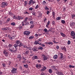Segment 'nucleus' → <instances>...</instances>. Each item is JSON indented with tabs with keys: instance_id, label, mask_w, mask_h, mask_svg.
<instances>
[{
	"instance_id": "nucleus-1",
	"label": "nucleus",
	"mask_w": 75,
	"mask_h": 75,
	"mask_svg": "<svg viewBox=\"0 0 75 75\" xmlns=\"http://www.w3.org/2000/svg\"><path fill=\"white\" fill-rule=\"evenodd\" d=\"M17 48H14L13 46L10 48L8 49V51H11V52H17Z\"/></svg>"
},
{
	"instance_id": "nucleus-2",
	"label": "nucleus",
	"mask_w": 75,
	"mask_h": 75,
	"mask_svg": "<svg viewBox=\"0 0 75 75\" xmlns=\"http://www.w3.org/2000/svg\"><path fill=\"white\" fill-rule=\"evenodd\" d=\"M1 5L2 7H5L6 6H8V3L6 2H4L1 3Z\"/></svg>"
},
{
	"instance_id": "nucleus-3",
	"label": "nucleus",
	"mask_w": 75,
	"mask_h": 75,
	"mask_svg": "<svg viewBox=\"0 0 75 75\" xmlns=\"http://www.w3.org/2000/svg\"><path fill=\"white\" fill-rule=\"evenodd\" d=\"M23 33L25 35L28 36L30 35V34L31 33V32L30 31H25Z\"/></svg>"
},
{
	"instance_id": "nucleus-4",
	"label": "nucleus",
	"mask_w": 75,
	"mask_h": 75,
	"mask_svg": "<svg viewBox=\"0 0 75 75\" xmlns=\"http://www.w3.org/2000/svg\"><path fill=\"white\" fill-rule=\"evenodd\" d=\"M34 3H35V2L33 0H30L28 4L30 6H31V5L34 4Z\"/></svg>"
},
{
	"instance_id": "nucleus-5",
	"label": "nucleus",
	"mask_w": 75,
	"mask_h": 75,
	"mask_svg": "<svg viewBox=\"0 0 75 75\" xmlns=\"http://www.w3.org/2000/svg\"><path fill=\"white\" fill-rule=\"evenodd\" d=\"M17 69L14 68H12V69L11 70L12 73L13 74H15L17 72Z\"/></svg>"
},
{
	"instance_id": "nucleus-6",
	"label": "nucleus",
	"mask_w": 75,
	"mask_h": 75,
	"mask_svg": "<svg viewBox=\"0 0 75 75\" xmlns=\"http://www.w3.org/2000/svg\"><path fill=\"white\" fill-rule=\"evenodd\" d=\"M4 53L5 54V56H6V57H7L8 55V52H7L6 50H4Z\"/></svg>"
},
{
	"instance_id": "nucleus-7",
	"label": "nucleus",
	"mask_w": 75,
	"mask_h": 75,
	"mask_svg": "<svg viewBox=\"0 0 75 75\" xmlns=\"http://www.w3.org/2000/svg\"><path fill=\"white\" fill-rule=\"evenodd\" d=\"M71 35L73 38L74 39H75V33L74 31H72L71 32Z\"/></svg>"
},
{
	"instance_id": "nucleus-8",
	"label": "nucleus",
	"mask_w": 75,
	"mask_h": 75,
	"mask_svg": "<svg viewBox=\"0 0 75 75\" xmlns=\"http://www.w3.org/2000/svg\"><path fill=\"white\" fill-rule=\"evenodd\" d=\"M23 19L24 18L23 17L19 16H16V19L18 20H20V19L23 20Z\"/></svg>"
},
{
	"instance_id": "nucleus-9",
	"label": "nucleus",
	"mask_w": 75,
	"mask_h": 75,
	"mask_svg": "<svg viewBox=\"0 0 75 75\" xmlns=\"http://www.w3.org/2000/svg\"><path fill=\"white\" fill-rule=\"evenodd\" d=\"M32 60H35V59H38V56L35 55L33 57H32Z\"/></svg>"
},
{
	"instance_id": "nucleus-10",
	"label": "nucleus",
	"mask_w": 75,
	"mask_h": 75,
	"mask_svg": "<svg viewBox=\"0 0 75 75\" xmlns=\"http://www.w3.org/2000/svg\"><path fill=\"white\" fill-rule=\"evenodd\" d=\"M38 48L37 47H35L32 48V50L33 51H38Z\"/></svg>"
},
{
	"instance_id": "nucleus-11",
	"label": "nucleus",
	"mask_w": 75,
	"mask_h": 75,
	"mask_svg": "<svg viewBox=\"0 0 75 75\" xmlns=\"http://www.w3.org/2000/svg\"><path fill=\"white\" fill-rule=\"evenodd\" d=\"M42 57L44 61H47V60L48 59V57H47L45 56V55L43 56Z\"/></svg>"
},
{
	"instance_id": "nucleus-12",
	"label": "nucleus",
	"mask_w": 75,
	"mask_h": 75,
	"mask_svg": "<svg viewBox=\"0 0 75 75\" xmlns=\"http://www.w3.org/2000/svg\"><path fill=\"white\" fill-rule=\"evenodd\" d=\"M46 69L47 68L46 67L44 66L42 68V69H41V71H42V72H43V71H45Z\"/></svg>"
},
{
	"instance_id": "nucleus-13",
	"label": "nucleus",
	"mask_w": 75,
	"mask_h": 75,
	"mask_svg": "<svg viewBox=\"0 0 75 75\" xmlns=\"http://www.w3.org/2000/svg\"><path fill=\"white\" fill-rule=\"evenodd\" d=\"M50 23H51V22H50V21H48V22L47 23V24L46 25V26L47 28H48L49 26V25L50 24Z\"/></svg>"
},
{
	"instance_id": "nucleus-14",
	"label": "nucleus",
	"mask_w": 75,
	"mask_h": 75,
	"mask_svg": "<svg viewBox=\"0 0 75 75\" xmlns=\"http://www.w3.org/2000/svg\"><path fill=\"white\" fill-rule=\"evenodd\" d=\"M60 55L61 56L60 58L61 60H62V59H64V57H63V54L62 53H61L60 54Z\"/></svg>"
},
{
	"instance_id": "nucleus-15",
	"label": "nucleus",
	"mask_w": 75,
	"mask_h": 75,
	"mask_svg": "<svg viewBox=\"0 0 75 75\" xmlns=\"http://www.w3.org/2000/svg\"><path fill=\"white\" fill-rule=\"evenodd\" d=\"M41 65L40 64H37L36 65V67L37 68H41Z\"/></svg>"
},
{
	"instance_id": "nucleus-16",
	"label": "nucleus",
	"mask_w": 75,
	"mask_h": 75,
	"mask_svg": "<svg viewBox=\"0 0 75 75\" xmlns=\"http://www.w3.org/2000/svg\"><path fill=\"white\" fill-rule=\"evenodd\" d=\"M28 53H29V51H28V50H26L24 53V54L25 55H27L28 54Z\"/></svg>"
},
{
	"instance_id": "nucleus-17",
	"label": "nucleus",
	"mask_w": 75,
	"mask_h": 75,
	"mask_svg": "<svg viewBox=\"0 0 75 75\" xmlns=\"http://www.w3.org/2000/svg\"><path fill=\"white\" fill-rule=\"evenodd\" d=\"M57 74L58 75H64L62 73H61L59 71H58L57 72Z\"/></svg>"
},
{
	"instance_id": "nucleus-18",
	"label": "nucleus",
	"mask_w": 75,
	"mask_h": 75,
	"mask_svg": "<svg viewBox=\"0 0 75 75\" xmlns=\"http://www.w3.org/2000/svg\"><path fill=\"white\" fill-rule=\"evenodd\" d=\"M60 33L61 34V35H62V37H65L66 36V35H65V34H64V33L60 32Z\"/></svg>"
},
{
	"instance_id": "nucleus-19",
	"label": "nucleus",
	"mask_w": 75,
	"mask_h": 75,
	"mask_svg": "<svg viewBox=\"0 0 75 75\" xmlns=\"http://www.w3.org/2000/svg\"><path fill=\"white\" fill-rule=\"evenodd\" d=\"M17 58L19 59V61H20L21 59V55H19L17 56Z\"/></svg>"
},
{
	"instance_id": "nucleus-20",
	"label": "nucleus",
	"mask_w": 75,
	"mask_h": 75,
	"mask_svg": "<svg viewBox=\"0 0 75 75\" xmlns=\"http://www.w3.org/2000/svg\"><path fill=\"white\" fill-rule=\"evenodd\" d=\"M2 30H8V28L7 27L4 28H2Z\"/></svg>"
},
{
	"instance_id": "nucleus-21",
	"label": "nucleus",
	"mask_w": 75,
	"mask_h": 75,
	"mask_svg": "<svg viewBox=\"0 0 75 75\" xmlns=\"http://www.w3.org/2000/svg\"><path fill=\"white\" fill-rule=\"evenodd\" d=\"M24 46V44L22 43H20L19 45H18L19 47H21L22 46Z\"/></svg>"
},
{
	"instance_id": "nucleus-22",
	"label": "nucleus",
	"mask_w": 75,
	"mask_h": 75,
	"mask_svg": "<svg viewBox=\"0 0 75 75\" xmlns=\"http://www.w3.org/2000/svg\"><path fill=\"white\" fill-rule=\"evenodd\" d=\"M62 50H63V51H66V47H63L62 48Z\"/></svg>"
},
{
	"instance_id": "nucleus-23",
	"label": "nucleus",
	"mask_w": 75,
	"mask_h": 75,
	"mask_svg": "<svg viewBox=\"0 0 75 75\" xmlns=\"http://www.w3.org/2000/svg\"><path fill=\"white\" fill-rule=\"evenodd\" d=\"M74 23L73 22H71L70 23V25L71 27H73L74 25Z\"/></svg>"
},
{
	"instance_id": "nucleus-24",
	"label": "nucleus",
	"mask_w": 75,
	"mask_h": 75,
	"mask_svg": "<svg viewBox=\"0 0 75 75\" xmlns=\"http://www.w3.org/2000/svg\"><path fill=\"white\" fill-rule=\"evenodd\" d=\"M57 58H58V55H54V59H57Z\"/></svg>"
},
{
	"instance_id": "nucleus-25",
	"label": "nucleus",
	"mask_w": 75,
	"mask_h": 75,
	"mask_svg": "<svg viewBox=\"0 0 75 75\" xmlns=\"http://www.w3.org/2000/svg\"><path fill=\"white\" fill-rule=\"evenodd\" d=\"M10 18H8L6 20V23H8V22H10Z\"/></svg>"
},
{
	"instance_id": "nucleus-26",
	"label": "nucleus",
	"mask_w": 75,
	"mask_h": 75,
	"mask_svg": "<svg viewBox=\"0 0 75 75\" xmlns=\"http://www.w3.org/2000/svg\"><path fill=\"white\" fill-rule=\"evenodd\" d=\"M47 44H49V45H50V44H52V45H53V42H48Z\"/></svg>"
},
{
	"instance_id": "nucleus-27",
	"label": "nucleus",
	"mask_w": 75,
	"mask_h": 75,
	"mask_svg": "<svg viewBox=\"0 0 75 75\" xmlns=\"http://www.w3.org/2000/svg\"><path fill=\"white\" fill-rule=\"evenodd\" d=\"M33 38H34V36L33 35L31 36L29 38V40H31V39H33Z\"/></svg>"
},
{
	"instance_id": "nucleus-28",
	"label": "nucleus",
	"mask_w": 75,
	"mask_h": 75,
	"mask_svg": "<svg viewBox=\"0 0 75 75\" xmlns=\"http://www.w3.org/2000/svg\"><path fill=\"white\" fill-rule=\"evenodd\" d=\"M13 46L15 48H17V47L18 46V45L17 44H15L13 45Z\"/></svg>"
},
{
	"instance_id": "nucleus-29",
	"label": "nucleus",
	"mask_w": 75,
	"mask_h": 75,
	"mask_svg": "<svg viewBox=\"0 0 75 75\" xmlns=\"http://www.w3.org/2000/svg\"><path fill=\"white\" fill-rule=\"evenodd\" d=\"M38 49L39 50H43V47H42L40 46L38 47Z\"/></svg>"
},
{
	"instance_id": "nucleus-30",
	"label": "nucleus",
	"mask_w": 75,
	"mask_h": 75,
	"mask_svg": "<svg viewBox=\"0 0 75 75\" xmlns=\"http://www.w3.org/2000/svg\"><path fill=\"white\" fill-rule=\"evenodd\" d=\"M24 14H28H28H30V13L27 12V11H25V12H24Z\"/></svg>"
},
{
	"instance_id": "nucleus-31",
	"label": "nucleus",
	"mask_w": 75,
	"mask_h": 75,
	"mask_svg": "<svg viewBox=\"0 0 75 75\" xmlns=\"http://www.w3.org/2000/svg\"><path fill=\"white\" fill-rule=\"evenodd\" d=\"M49 73H50V74H51V73H52V69H49Z\"/></svg>"
},
{
	"instance_id": "nucleus-32",
	"label": "nucleus",
	"mask_w": 75,
	"mask_h": 75,
	"mask_svg": "<svg viewBox=\"0 0 75 75\" xmlns=\"http://www.w3.org/2000/svg\"><path fill=\"white\" fill-rule=\"evenodd\" d=\"M25 25H28L29 24V23H28V22H25Z\"/></svg>"
},
{
	"instance_id": "nucleus-33",
	"label": "nucleus",
	"mask_w": 75,
	"mask_h": 75,
	"mask_svg": "<svg viewBox=\"0 0 75 75\" xmlns=\"http://www.w3.org/2000/svg\"><path fill=\"white\" fill-rule=\"evenodd\" d=\"M25 20L24 21V22H25H25H27V20H28L27 19V17H26L25 18Z\"/></svg>"
},
{
	"instance_id": "nucleus-34",
	"label": "nucleus",
	"mask_w": 75,
	"mask_h": 75,
	"mask_svg": "<svg viewBox=\"0 0 75 75\" xmlns=\"http://www.w3.org/2000/svg\"><path fill=\"white\" fill-rule=\"evenodd\" d=\"M16 43L18 44H20V40H17L16 41Z\"/></svg>"
},
{
	"instance_id": "nucleus-35",
	"label": "nucleus",
	"mask_w": 75,
	"mask_h": 75,
	"mask_svg": "<svg viewBox=\"0 0 75 75\" xmlns=\"http://www.w3.org/2000/svg\"><path fill=\"white\" fill-rule=\"evenodd\" d=\"M25 22H24V21H23V22H22V26H24V25H25Z\"/></svg>"
},
{
	"instance_id": "nucleus-36",
	"label": "nucleus",
	"mask_w": 75,
	"mask_h": 75,
	"mask_svg": "<svg viewBox=\"0 0 75 75\" xmlns=\"http://www.w3.org/2000/svg\"><path fill=\"white\" fill-rule=\"evenodd\" d=\"M39 43H40L41 41V39H39L37 41Z\"/></svg>"
},
{
	"instance_id": "nucleus-37",
	"label": "nucleus",
	"mask_w": 75,
	"mask_h": 75,
	"mask_svg": "<svg viewBox=\"0 0 75 75\" xmlns=\"http://www.w3.org/2000/svg\"><path fill=\"white\" fill-rule=\"evenodd\" d=\"M11 25H12L14 26V25H16V23H11Z\"/></svg>"
},
{
	"instance_id": "nucleus-38",
	"label": "nucleus",
	"mask_w": 75,
	"mask_h": 75,
	"mask_svg": "<svg viewBox=\"0 0 75 75\" xmlns=\"http://www.w3.org/2000/svg\"><path fill=\"white\" fill-rule=\"evenodd\" d=\"M38 8H39V6H38V5H37L35 7V9H37Z\"/></svg>"
},
{
	"instance_id": "nucleus-39",
	"label": "nucleus",
	"mask_w": 75,
	"mask_h": 75,
	"mask_svg": "<svg viewBox=\"0 0 75 75\" xmlns=\"http://www.w3.org/2000/svg\"><path fill=\"white\" fill-rule=\"evenodd\" d=\"M61 19V17H58L56 18L57 20H59Z\"/></svg>"
},
{
	"instance_id": "nucleus-40",
	"label": "nucleus",
	"mask_w": 75,
	"mask_h": 75,
	"mask_svg": "<svg viewBox=\"0 0 75 75\" xmlns=\"http://www.w3.org/2000/svg\"><path fill=\"white\" fill-rule=\"evenodd\" d=\"M61 22L62 24H65V21L64 20H62Z\"/></svg>"
},
{
	"instance_id": "nucleus-41",
	"label": "nucleus",
	"mask_w": 75,
	"mask_h": 75,
	"mask_svg": "<svg viewBox=\"0 0 75 75\" xmlns=\"http://www.w3.org/2000/svg\"><path fill=\"white\" fill-rule=\"evenodd\" d=\"M43 31H44L45 32V33H47V28H45L44 29Z\"/></svg>"
},
{
	"instance_id": "nucleus-42",
	"label": "nucleus",
	"mask_w": 75,
	"mask_h": 75,
	"mask_svg": "<svg viewBox=\"0 0 75 75\" xmlns=\"http://www.w3.org/2000/svg\"><path fill=\"white\" fill-rule=\"evenodd\" d=\"M13 46L12 45H11L10 44H9L8 46V47L9 48H11L12 47H13Z\"/></svg>"
},
{
	"instance_id": "nucleus-43",
	"label": "nucleus",
	"mask_w": 75,
	"mask_h": 75,
	"mask_svg": "<svg viewBox=\"0 0 75 75\" xmlns=\"http://www.w3.org/2000/svg\"><path fill=\"white\" fill-rule=\"evenodd\" d=\"M33 8H32L31 7L29 8V10L30 11H31V10H33Z\"/></svg>"
},
{
	"instance_id": "nucleus-44",
	"label": "nucleus",
	"mask_w": 75,
	"mask_h": 75,
	"mask_svg": "<svg viewBox=\"0 0 75 75\" xmlns=\"http://www.w3.org/2000/svg\"><path fill=\"white\" fill-rule=\"evenodd\" d=\"M69 67L70 68H75V66H72L71 65H69Z\"/></svg>"
},
{
	"instance_id": "nucleus-45",
	"label": "nucleus",
	"mask_w": 75,
	"mask_h": 75,
	"mask_svg": "<svg viewBox=\"0 0 75 75\" xmlns=\"http://www.w3.org/2000/svg\"><path fill=\"white\" fill-rule=\"evenodd\" d=\"M45 10H47V11H48V10H49V8L47 7H45Z\"/></svg>"
},
{
	"instance_id": "nucleus-46",
	"label": "nucleus",
	"mask_w": 75,
	"mask_h": 75,
	"mask_svg": "<svg viewBox=\"0 0 75 75\" xmlns=\"http://www.w3.org/2000/svg\"><path fill=\"white\" fill-rule=\"evenodd\" d=\"M15 38V37H14V36H13L10 38V40H12L13 39H14Z\"/></svg>"
},
{
	"instance_id": "nucleus-47",
	"label": "nucleus",
	"mask_w": 75,
	"mask_h": 75,
	"mask_svg": "<svg viewBox=\"0 0 75 75\" xmlns=\"http://www.w3.org/2000/svg\"><path fill=\"white\" fill-rule=\"evenodd\" d=\"M71 17L72 18H74V17H75V15L74 14H72L71 15Z\"/></svg>"
},
{
	"instance_id": "nucleus-48",
	"label": "nucleus",
	"mask_w": 75,
	"mask_h": 75,
	"mask_svg": "<svg viewBox=\"0 0 75 75\" xmlns=\"http://www.w3.org/2000/svg\"><path fill=\"white\" fill-rule=\"evenodd\" d=\"M34 44L36 45L37 44H39V43L37 41L34 42Z\"/></svg>"
},
{
	"instance_id": "nucleus-49",
	"label": "nucleus",
	"mask_w": 75,
	"mask_h": 75,
	"mask_svg": "<svg viewBox=\"0 0 75 75\" xmlns=\"http://www.w3.org/2000/svg\"><path fill=\"white\" fill-rule=\"evenodd\" d=\"M27 49L29 50H31L33 49V48H32V47H28Z\"/></svg>"
},
{
	"instance_id": "nucleus-50",
	"label": "nucleus",
	"mask_w": 75,
	"mask_h": 75,
	"mask_svg": "<svg viewBox=\"0 0 75 75\" xmlns=\"http://www.w3.org/2000/svg\"><path fill=\"white\" fill-rule=\"evenodd\" d=\"M32 13L33 15H34V16H35V12L33 11L32 12Z\"/></svg>"
},
{
	"instance_id": "nucleus-51",
	"label": "nucleus",
	"mask_w": 75,
	"mask_h": 75,
	"mask_svg": "<svg viewBox=\"0 0 75 75\" xmlns=\"http://www.w3.org/2000/svg\"><path fill=\"white\" fill-rule=\"evenodd\" d=\"M52 14L53 17H55V12H53L52 13Z\"/></svg>"
},
{
	"instance_id": "nucleus-52",
	"label": "nucleus",
	"mask_w": 75,
	"mask_h": 75,
	"mask_svg": "<svg viewBox=\"0 0 75 75\" xmlns=\"http://www.w3.org/2000/svg\"><path fill=\"white\" fill-rule=\"evenodd\" d=\"M23 47L24 48H28V47L25 45H23Z\"/></svg>"
},
{
	"instance_id": "nucleus-53",
	"label": "nucleus",
	"mask_w": 75,
	"mask_h": 75,
	"mask_svg": "<svg viewBox=\"0 0 75 75\" xmlns=\"http://www.w3.org/2000/svg\"><path fill=\"white\" fill-rule=\"evenodd\" d=\"M26 17L27 18V19L29 20H30L31 19V18H30V17Z\"/></svg>"
},
{
	"instance_id": "nucleus-54",
	"label": "nucleus",
	"mask_w": 75,
	"mask_h": 75,
	"mask_svg": "<svg viewBox=\"0 0 75 75\" xmlns=\"http://www.w3.org/2000/svg\"><path fill=\"white\" fill-rule=\"evenodd\" d=\"M2 65L3 67H5L6 66V64H5V63H3Z\"/></svg>"
},
{
	"instance_id": "nucleus-55",
	"label": "nucleus",
	"mask_w": 75,
	"mask_h": 75,
	"mask_svg": "<svg viewBox=\"0 0 75 75\" xmlns=\"http://www.w3.org/2000/svg\"><path fill=\"white\" fill-rule=\"evenodd\" d=\"M70 44H71V41H70V40H68L67 42V44H68V45H69Z\"/></svg>"
},
{
	"instance_id": "nucleus-56",
	"label": "nucleus",
	"mask_w": 75,
	"mask_h": 75,
	"mask_svg": "<svg viewBox=\"0 0 75 75\" xmlns=\"http://www.w3.org/2000/svg\"><path fill=\"white\" fill-rule=\"evenodd\" d=\"M35 36L36 37H38V34H35Z\"/></svg>"
},
{
	"instance_id": "nucleus-57",
	"label": "nucleus",
	"mask_w": 75,
	"mask_h": 75,
	"mask_svg": "<svg viewBox=\"0 0 75 75\" xmlns=\"http://www.w3.org/2000/svg\"><path fill=\"white\" fill-rule=\"evenodd\" d=\"M22 28L23 27H22V26H19L18 27V28L19 30H21Z\"/></svg>"
},
{
	"instance_id": "nucleus-58",
	"label": "nucleus",
	"mask_w": 75,
	"mask_h": 75,
	"mask_svg": "<svg viewBox=\"0 0 75 75\" xmlns=\"http://www.w3.org/2000/svg\"><path fill=\"white\" fill-rule=\"evenodd\" d=\"M24 67L25 68H28V65H24Z\"/></svg>"
},
{
	"instance_id": "nucleus-59",
	"label": "nucleus",
	"mask_w": 75,
	"mask_h": 75,
	"mask_svg": "<svg viewBox=\"0 0 75 75\" xmlns=\"http://www.w3.org/2000/svg\"><path fill=\"white\" fill-rule=\"evenodd\" d=\"M56 48L57 50H58L59 49V46H56Z\"/></svg>"
},
{
	"instance_id": "nucleus-60",
	"label": "nucleus",
	"mask_w": 75,
	"mask_h": 75,
	"mask_svg": "<svg viewBox=\"0 0 75 75\" xmlns=\"http://www.w3.org/2000/svg\"><path fill=\"white\" fill-rule=\"evenodd\" d=\"M34 22L33 21H30V24H33V22Z\"/></svg>"
},
{
	"instance_id": "nucleus-61",
	"label": "nucleus",
	"mask_w": 75,
	"mask_h": 75,
	"mask_svg": "<svg viewBox=\"0 0 75 75\" xmlns=\"http://www.w3.org/2000/svg\"><path fill=\"white\" fill-rule=\"evenodd\" d=\"M41 75H45V74L43 72H42V73L40 74Z\"/></svg>"
},
{
	"instance_id": "nucleus-62",
	"label": "nucleus",
	"mask_w": 75,
	"mask_h": 75,
	"mask_svg": "<svg viewBox=\"0 0 75 75\" xmlns=\"http://www.w3.org/2000/svg\"><path fill=\"white\" fill-rule=\"evenodd\" d=\"M34 27V25H31V26H30V28H33Z\"/></svg>"
},
{
	"instance_id": "nucleus-63",
	"label": "nucleus",
	"mask_w": 75,
	"mask_h": 75,
	"mask_svg": "<svg viewBox=\"0 0 75 75\" xmlns=\"http://www.w3.org/2000/svg\"><path fill=\"white\" fill-rule=\"evenodd\" d=\"M54 23H55V22H54V21H53L52 22V25H54Z\"/></svg>"
},
{
	"instance_id": "nucleus-64",
	"label": "nucleus",
	"mask_w": 75,
	"mask_h": 75,
	"mask_svg": "<svg viewBox=\"0 0 75 75\" xmlns=\"http://www.w3.org/2000/svg\"><path fill=\"white\" fill-rule=\"evenodd\" d=\"M13 19H16V17L15 16H14L13 17Z\"/></svg>"
}]
</instances>
